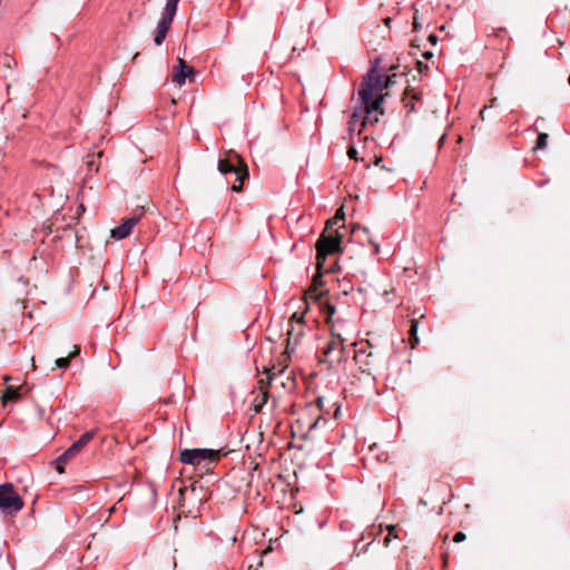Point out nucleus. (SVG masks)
Returning <instances> with one entry per match:
<instances>
[{
  "mask_svg": "<svg viewBox=\"0 0 570 570\" xmlns=\"http://www.w3.org/2000/svg\"><path fill=\"white\" fill-rule=\"evenodd\" d=\"M392 70L380 67V59H375L371 69L363 77V80L358 89V101L361 110H355L348 121V130L353 132L356 129L358 121L361 127H364L366 122H377L380 116L384 115L382 102L384 98L389 96V86L392 82V75L387 71Z\"/></svg>",
  "mask_w": 570,
  "mask_h": 570,
  "instance_id": "1",
  "label": "nucleus"
},
{
  "mask_svg": "<svg viewBox=\"0 0 570 570\" xmlns=\"http://www.w3.org/2000/svg\"><path fill=\"white\" fill-rule=\"evenodd\" d=\"M218 170L223 175L234 174L236 176L232 190L239 193L243 189L245 179L248 178V167L244 159L234 150L226 153L224 158L218 160Z\"/></svg>",
  "mask_w": 570,
  "mask_h": 570,
  "instance_id": "2",
  "label": "nucleus"
},
{
  "mask_svg": "<svg viewBox=\"0 0 570 570\" xmlns=\"http://www.w3.org/2000/svg\"><path fill=\"white\" fill-rule=\"evenodd\" d=\"M341 243L342 235L338 230H335L334 235H326L325 232L322 233L316 242V267L318 271L324 269L326 257L330 254L340 253L342 250Z\"/></svg>",
  "mask_w": 570,
  "mask_h": 570,
  "instance_id": "3",
  "label": "nucleus"
},
{
  "mask_svg": "<svg viewBox=\"0 0 570 570\" xmlns=\"http://www.w3.org/2000/svg\"><path fill=\"white\" fill-rule=\"evenodd\" d=\"M354 360L357 364H360V368L363 372H371L373 367L380 365L382 361L387 363V354L385 353L383 356L381 352L373 345V343L367 341V346L365 348H358L354 351Z\"/></svg>",
  "mask_w": 570,
  "mask_h": 570,
  "instance_id": "4",
  "label": "nucleus"
},
{
  "mask_svg": "<svg viewBox=\"0 0 570 570\" xmlns=\"http://www.w3.org/2000/svg\"><path fill=\"white\" fill-rule=\"evenodd\" d=\"M226 454L227 452H223V450L185 449L180 452L179 459L185 464L198 465L205 460H208L210 463H217Z\"/></svg>",
  "mask_w": 570,
  "mask_h": 570,
  "instance_id": "5",
  "label": "nucleus"
},
{
  "mask_svg": "<svg viewBox=\"0 0 570 570\" xmlns=\"http://www.w3.org/2000/svg\"><path fill=\"white\" fill-rule=\"evenodd\" d=\"M23 508V500L14 491L12 484L0 485V509L4 513H16Z\"/></svg>",
  "mask_w": 570,
  "mask_h": 570,
  "instance_id": "6",
  "label": "nucleus"
},
{
  "mask_svg": "<svg viewBox=\"0 0 570 570\" xmlns=\"http://www.w3.org/2000/svg\"><path fill=\"white\" fill-rule=\"evenodd\" d=\"M345 343L337 338H331L323 350L320 363L327 364L328 367L341 364L345 358Z\"/></svg>",
  "mask_w": 570,
  "mask_h": 570,
  "instance_id": "7",
  "label": "nucleus"
},
{
  "mask_svg": "<svg viewBox=\"0 0 570 570\" xmlns=\"http://www.w3.org/2000/svg\"><path fill=\"white\" fill-rule=\"evenodd\" d=\"M331 326L332 338L348 342L353 338L354 325L352 321L337 317L335 322L328 324Z\"/></svg>",
  "mask_w": 570,
  "mask_h": 570,
  "instance_id": "8",
  "label": "nucleus"
},
{
  "mask_svg": "<svg viewBox=\"0 0 570 570\" xmlns=\"http://www.w3.org/2000/svg\"><path fill=\"white\" fill-rule=\"evenodd\" d=\"M265 372L267 374L266 380L262 379V380L258 381L259 389L262 390V393H261V395H258L255 399L254 411L256 413L261 412L262 407L267 402L268 393L265 390V384L269 385L271 382L273 381V379L275 377V375H276V366H273L272 368H267Z\"/></svg>",
  "mask_w": 570,
  "mask_h": 570,
  "instance_id": "9",
  "label": "nucleus"
},
{
  "mask_svg": "<svg viewBox=\"0 0 570 570\" xmlns=\"http://www.w3.org/2000/svg\"><path fill=\"white\" fill-rule=\"evenodd\" d=\"M142 215V212L139 214H135L131 217L124 220V223L111 229V237L115 239H122L130 235L132 228L136 226V224L140 220Z\"/></svg>",
  "mask_w": 570,
  "mask_h": 570,
  "instance_id": "10",
  "label": "nucleus"
},
{
  "mask_svg": "<svg viewBox=\"0 0 570 570\" xmlns=\"http://www.w3.org/2000/svg\"><path fill=\"white\" fill-rule=\"evenodd\" d=\"M96 435L95 430L85 432L79 440L62 453V460L76 456Z\"/></svg>",
  "mask_w": 570,
  "mask_h": 570,
  "instance_id": "11",
  "label": "nucleus"
},
{
  "mask_svg": "<svg viewBox=\"0 0 570 570\" xmlns=\"http://www.w3.org/2000/svg\"><path fill=\"white\" fill-rule=\"evenodd\" d=\"M174 17H175L174 13H170V12L164 10L161 19L159 20V22L157 24L156 35L154 38V41L157 46H160L164 42V40L170 29Z\"/></svg>",
  "mask_w": 570,
  "mask_h": 570,
  "instance_id": "12",
  "label": "nucleus"
},
{
  "mask_svg": "<svg viewBox=\"0 0 570 570\" xmlns=\"http://www.w3.org/2000/svg\"><path fill=\"white\" fill-rule=\"evenodd\" d=\"M287 330V340H286V350L285 355L289 356L292 352H294L295 346L298 344L301 337L303 336V326L301 324L294 325L288 324Z\"/></svg>",
  "mask_w": 570,
  "mask_h": 570,
  "instance_id": "13",
  "label": "nucleus"
},
{
  "mask_svg": "<svg viewBox=\"0 0 570 570\" xmlns=\"http://www.w3.org/2000/svg\"><path fill=\"white\" fill-rule=\"evenodd\" d=\"M193 75V68L189 67L184 59L178 58V65L174 67L173 81L183 85L186 79Z\"/></svg>",
  "mask_w": 570,
  "mask_h": 570,
  "instance_id": "14",
  "label": "nucleus"
},
{
  "mask_svg": "<svg viewBox=\"0 0 570 570\" xmlns=\"http://www.w3.org/2000/svg\"><path fill=\"white\" fill-rule=\"evenodd\" d=\"M317 272L318 273L316 275H314V277H313L312 285L309 286V288L306 292V296H308L309 298H314L315 301H321L324 293L321 292L320 294H316V292L320 288V286L323 285L322 271L317 269Z\"/></svg>",
  "mask_w": 570,
  "mask_h": 570,
  "instance_id": "15",
  "label": "nucleus"
},
{
  "mask_svg": "<svg viewBox=\"0 0 570 570\" xmlns=\"http://www.w3.org/2000/svg\"><path fill=\"white\" fill-rule=\"evenodd\" d=\"M80 354V346L73 345V350L66 357H59L56 360V366L59 368H68L72 358Z\"/></svg>",
  "mask_w": 570,
  "mask_h": 570,
  "instance_id": "16",
  "label": "nucleus"
},
{
  "mask_svg": "<svg viewBox=\"0 0 570 570\" xmlns=\"http://www.w3.org/2000/svg\"><path fill=\"white\" fill-rule=\"evenodd\" d=\"M409 341L411 344V347H415L416 344H419V337H417V321L416 320H410L409 322Z\"/></svg>",
  "mask_w": 570,
  "mask_h": 570,
  "instance_id": "17",
  "label": "nucleus"
},
{
  "mask_svg": "<svg viewBox=\"0 0 570 570\" xmlns=\"http://www.w3.org/2000/svg\"><path fill=\"white\" fill-rule=\"evenodd\" d=\"M321 308H322L323 313L326 316V323L327 324H331L332 322H335L336 318H334V315H335L336 308H335L334 305H332L328 302L321 303Z\"/></svg>",
  "mask_w": 570,
  "mask_h": 570,
  "instance_id": "18",
  "label": "nucleus"
},
{
  "mask_svg": "<svg viewBox=\"0 0 570 570\" xmlns=\"http://www.w3.org/2000/svg\"><path fill=\"white\" fill-rule=\"evenodd\" d=\"M19 397H20L19 391L12 386H8L4 390L3 395H2L3 403L16 402L19 400Z\"/></svg>",
  "mask_w": 570,
  "mask_h": 570,
  "instance_id": "19",
  "label": "nucleus"
},
{
  "mask_svg": "<svg viewBox=\"0 0 570 570\" xmlns=\"http://www.w3.org/2000/svg\"><path fill=\"white\" fill-rule=\"evenodd\" d=\"M386 531H387V533H386V535L383 539L384 548H385L384 549V553H383V559L385 561V564L387 566L390 557H389V551L386 549H387L389 543H390V541L392 539V524H387L386 525Z\"/></svg>",
  "mask_w": 570,
  "mask_h": 570,
  "instance_id": "20",
  "label": "nucleus"
},
{
  "mask_svg": "<svg viewBox=\"0 0 570 570\" xmlns=\"http://www.w3.org/2000/svg\"><path fill=\"white\" fill-rule=\"evenodd\" d=\"M414 100H415V96L414 95H410V92L406 94V96H404L402 98V102L404 105V108H406L409 112H412V111L415 110V102H414Z\"/></svg>",
  "mask_w": 570,
  "mask_h": 570,
  "instance_id": "21",
  "label": "nucleus"
},
{
  "mask_svg": "<svg viewBox=\"0 0 570 570\" xmlns=\"http://www.w3.org/2000/svg\"><path fill=\"white\" fill-rule=\"evenodd\" d=\"M548 138H549L548 134L539 132L538 137H537L534 149L535 150L544 149L547 147V144H548Z\"/></svg>",
  "mask_w": 570,
  "mask_h": 570,
  "instance_id": "22",
  "label": "nucleus"
},
{
  "mask_svg": "<svg viewBox=\"0 0 570 570\" xmlns=\"http://www.w3.org/2000/svg\"><path fill=\"white\" fill-rule=\"evenodd\" d=\"M179 0H167L165 11L176 14Z\"/></svg>",
  "mask_w": 570,
  "mask_h": 570,
  "instance_id": "23",
  "label": "nucleus"
},
{
  "mask_svg": "<svg viewBox=\"0 0 570 570\" xmlns=\"http://www.w3.org/2000/svg\"><path fill=\"white\" fill-rule=\"evenodd\" d=\"M303 314H298L297 312L292 315V317L288 320V324L298 325L301 324L303 326Z\"/></svg>",
  "mask_w": 570,
  "mask_h": 570,
  "instance_id": "24",
  "label": "nucleus"
},
{
  "mask_svg": "<svg viewBox=\"0 0 570 570\" xmlns=\"http://www.w3.org/2000/svg\"><path fill=\"white\" fill-rule=\"evenodd\" d=\"M70 459H65L62 460V454L56 460V470L59 472V473H63L65 472V468L63 465L69 461Z\"/></svg>",
  "mask_w": 570,
  "mask_h": 570,
  "instance_id": "25",
  "label": "nucleus"
},
{
  "mask_svg": "<svg viewBox=\"0 0 570 570\" xmlns=\"http://www.w3.org/2000/svg\"><path fill=\"white\" fill-rule=\"evenodd\" d=\"M465 539H466V535L462 531H458L453 537V541L456 543L463 542Z\"/></svg>",
  "mask_w": 570,
  "mask_h": 570,
  "instance_id": "26",
  "label": "nucleus"
},
{
  "mask_svg": "<svg viewBox=\"0 0 570 570\" xmlns=\"http://www.w3.org/2000/svg\"><path fill=\"white\" fill-rule=\"evenodd\" d=\"M344 219H345V214H344V207L342 206L341 208H338L336 210V214L334 216V220L342 222Z\"/></svg>",
  "mask_w": 570,
  "mask_h": 570,
  "instance_id": "27",
  "label": "nucleus"
},
{
  "mask_svg": "<svg viewBox=\"0 0 570 570\" xmlns=\"http://www.w3.org/2000/svg\"><path fill=\"white\" fill-rule=\"evenodd\" d=\"M347 155L351 159L357 160V150L355 147L350 146L347 150Z\"/></svg>",
  "mask_w": 570,
  "mask_h": 570,
  "instance_id": "28",
  "label": "nucleus"
},
{
  "mask_svg": "<svg viewBox=\"0 0 570 570\" xmlns=\"http://www.w3.org/2000/svg\"><path fill=\"white\" fill-rule=\"evenodd\" d=\"M340 222L338 220H334V217H332L331 219H328L326 222V227H325V233L328 232L331 228H333L335 225H337Z\"/></svg>",
  "mask_w": 570,
  "mask_h": 570,
  "instance_id": "29",
  "label": "nucleus"
},
{
  "mask_svg": "<svg viewBox=\"0 0 570 570\" xmlns=\"http://www.w3.org/2000/svg\"><path fill=\"white\" fill-rule=\"evenodd\" d=\"M87 166H88L89 170H91V171H96L97 173L99 170V167H98V165L96 164L95 160L87 161Z\"/></svg>",
  "mask_w": 570,
  "mask_h": 570,
  "instance_id": "30",
  "label": "nucleus"
},
{
  "mask_svg": "<svg viewBox=\"0 0 570 570\" xmlns=\"http://www.w3.org/2000/svg\"><path fill=\"white\" fill-rule=\"evenodd\" d=\"M429 41H430L431 43L435 45V43H436V41H438V36H436V35H434V33H431V35L429 36Z\"/></svg>",
  "mask_w": 570,
  "mask_h": 570,
  "instance_id": "31",
  "label": "nucleus"
},
{
  "mask_svg": "<svg viewBox=\"0 0 570 570\" xmlns=\"http://www.w3.org/2000/svg\"><path fill=\"white\" fill-rule=\"evenodd\" d=\"M323 402H324V399H323V397H317L316 403H317V406H318V409H320V410H322V409H323Z\"/></svg>",
  "mask_w": 570,
  "mask_h": 570,
  "instance_id": "32",
  "label": "nucleus"
},
{
  "mask_svg": "<svg viewBox=\"0 0 570 570\" xmlns=\"http://www.w3.org/2000/svg\"><path fill=\"white\" fill-rule=\"evenodd\" d=\"M392 21V18L391 17H386L385 19H383V22L386 27H390V23Z\"/></svg>",
  "mask_w": 570,
  "mask_h": 570,
  "instance_id": "33",
  "label": "nucleus"
},
{
  "mask_svg": "<svg viewBox=\"0 0 570 570\" xmlns=\"http://www.w3.org/2000/svg\"><path fill=\"white\" fill-rule=\"evenodd\" d=\"M383 161V158L382 157H376L375 158V161H374V165L375 166H381V163Z\"/></svg>",
  "mask_w": 570,
  "mask_h": 570,
  "instance_id": "34",
  "label": "nucleus"
},
{
  "mask_svg": "<svg viewBox=\"0 0 570 570\" xmlns=\"http://www.w3.org/2000/svg\"><path fill=\"white\" fill-rule=\"evenodd\" d=\"M423 57H424L425 59H430V58H432V57H433V53H432V52H430V51H425V52L423 53Z\"/></svg>",
  "mask_w": 570,
  "mask_h": 570,
  "instance_id": "35",
  "label": "nucleus"
},
{
  "mask_svg": "<svg viewBox=\"0 0 570 570\" xmlns=\"http://www.w3.org/2000/svg\"><path fill=\"white\" fill-rule=\"evenodd\" d=\"M487 109H488V107L485 106L480 111V116H481L482 119H484V112L487 111Z\"/></svg>",
  "mask_w": 570,
  "mask_h": 570,
  "instance_id": "36",
  "label": "nucleus"
},
{
  "mask_svg": "<svg viewBox=\"0 0 570 570\" xmlns=\"http://www.w3.org/2000/svg\"><path fill=\"white\" fill-rule=\"evenodd\" d=\"M393 531H394V539L399 538L397 527L395 524H394Z\"/></svg>",
  "mask_w": 570,
  "mask_h": 570,
  "instance_id": "37",
  "label": "nucleus"
},
{
  "mask_svg": "<svg viewBox=\"0 0 570 570\" xmlns=\"http://www.w3.org/2000/svg\"><path fill=\"white\" fill-rule=\"evenodd\" d=\"M399 68L397 65L394 63L393 70H394V77H396V69Z\"/></svg>",
  "mask_w": 570,
  "mask_h": 570,
  "instance_id": "38",
  "label": "nucleus"
},
{
  "mask_svg": "<svg viewBox=\"0 0 570 570\" xmlns=\"http://www.w3.org/2000/svg\"><path fill=\"white\" fill-rule=\"evenodd\" d=\"M286 366H287V365H286V364H284L283 368L278 370V373H283V372H284V370L286 368Z\"/></svg>",
  "mask_w": 570,
  "mask_h": 570,
  "instance_id": "39",
  "label": "nucleus"
},
{
  "mask_svg": "<svg viewBox=\"0 0 570 570\" xmlns=\"http://www.w3.org/2000/svg\"><path fill=\"white\" fill-rule=\"evenodd\" d=\"M32 367H33V370H36V367H37L36 364H35V358L33 357H32Z\"/></svg>",
  "mask_w": 570,
  "mask_h": 570,
  "instance_id": "40",
  "label": "nucleus"
},
{
  "mask_svg": "<svg viewBox=\"0 0 570 570\" xmlns=\"http://www.w3.org/2000/svg\"><path fill=\"white\" fill-rule=\"evenodd\" d=\"M373 544H374V542H368V543H367V547H368V548H372V547H373Z\"/></svg>",
  "mask_w": 570,
  "mask_h": 570,
  "instance_id": "41",
  "label": "nucleus"
},
{
  "mask_svg": "<svg viewBox=\"0 0 570 570\" xmlns=\"http://www.w3.org/2000/svg\"><path fill=\"white\" fill-rule=\"evenodd\" d=\"M445 139V135H443L440 139V141L442 142L443 140Z\"/></svg>",
  "mask_w": 570,
  "mask_h": 570,
  "instance_id": "42",
  "label": "nucleus"
},
{
  "mask_svg": "<svg viewBox=\"0 0 570 570\" xmlns=\"http://www.w3.org/2000/svg\"><path fill=\"white\" fill-rule=\"evenodd\" d=\"M568 81H569V85H570V75H569Z\"/></svg>",
  "mask_w": 570,
  "mask_h": 570,
  "instance_id": "43",
  "label": "nucleus"
}]
</instances>
